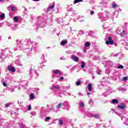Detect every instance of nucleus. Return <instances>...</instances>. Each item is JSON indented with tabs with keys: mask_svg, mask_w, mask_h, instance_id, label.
I'll return each mask as SVG.
<instances>
[{
	"mask_svg": "<svg viewBox=\"0 0 128 128\" xmlns=\"http://www.w3.org/2000/svg\"><path fill=\"white\" fill-rule=\"evenodd\" d=\"M55 77H56V76H54V74H53L52 75V78H55Z\"/></svg>",
	"mask_w": 128,
	"mask_h": 128,
	"instance_id": "obj_45",
	"label": "nucleus"
},
{
	"mask_svg": "<svg viewBox=\"0 0 128 128\" xmlns=\"http://www.w3.org/2000/svg\"><path fill=\"white\" fill-rule=\"evenodd\" d=\"M128 76H125L123 78L122 80L124 82H126V80H128Z\"/></svg>",
	"mask_w": 128,
	"mask_h": 128,
	"instance_id": "obj_29",
	"label": "nucleus"
},
{
	"mask_svg": "<svg viewBox=\"0 0 128 128\" xmlns=\"http://www.w3.org/2000/svg\"><path fill=\"white\" fill-rule=\"evenodd\" d=\"M54 8V4L52 5L50 4V6H49L47 10V12H50L51 10H52Z\"/></svg>",
	"mask_w": 128,
	"mask_h": 128,
	"instance_id": "obj_8",
	"label": "nucleus"
},
{
	"mask_svg": "<svg viewBox=\"0 0 128 128\" xmlns=\"http://www.w3.org/2000/svg\"><path fill=\"white\" fill-rule=\"evenodd\" d=\"M32 110V106H28V110Z\"/></svg>",
	"mask_w": 128,
	"mask_h": 128,
	"instance_id": "obj_37",
	"label": "nucleus"
},
{
	"mask_svg": "<svg viewBox=\"0 0 128 128\" xmlns=\"http://www.w3.org/2000/svg\"><path fill=\"white\" fill-rule=\"evenodd\" d=\"M71 60H74V62H78V57L74 55H72L71 56Z\"/></svg>",
	"mask_w": 128,
	"mask_h": 128,
	"instance_id": "obj_4",
	"label": "nucleus"
},
{
	"mask_svg": "<svg viewBox=\"0 0 128 128\" xmlns=\"http://www.w3.org/2000/svg\"><path fill=\"white\" fill-rule=\"evenodd\" d=\"M59 124L60 126H62V124H64V122L62 121V120H60Z\"/></svg>",
	"mask_w": 128,
	"mask_h": 128,
	"instance_id": "obj_27",
	"label": "nucleus"
},
{
	"mask_svg": "<svg viewBox=\"0 0 128 128\" xmlns=\"http://www.w3.org/2000/svg\"><path fill=\"white\" fill-rule=\"evenodd\" d=\"M82 2V0H74V4H78V2Z\"/></svg>",
	"mask_w": 128,
	"mask_h": 128,
	"instance_id": "obj_24",
	"label": "nucleus"
},
{
	"mask_svg": "<svg viewBox=\"0 0 128 128\" xmlns=\"http://www.w3.org/2000/svg\"><path fill=\"white\" fill-rule=\"evenodd\" d=\"M78 20H79L80 22H84V20H82L78 18Z\"/></svg>",
	"mask_w": 128,
	"mask_h": 128,
	"instance_id": "obj_44",
	"label": "nucleus"
},
{
	"mask_svg": "<svg viewBox=\"0 0 128 128\" xmlns=\"http://www.w3.org/2000/svg\"><path fill=\"white\" fill-rule=\"evenodd\" d=\"M68 104V102H65L63 103L60 102L56 106V110H60V108H62V106H66V104Z\"/></svg>",
	"mask_w": 128,
	"mask_h": 128,
	"instance_id": "obj_1",
	"label": "nucleus"
},
{
	"mask_svg": "<svg viewBox=\"0 0 128 128\" xmlns=\"http://www.w3.org/2000/svg\"><path fill=\"white\" fill-rule=\"evenodd\" d=\"M7 8L8 10H10V8L12 12H16V8L14 4H12L10 6Z\"/></svg>",
	"mask_w": 128,
	"mask_h": 128,
	"instance_id": "obj_2",
	"label": "nucleus"
},
{
	"mask_svg": "<svg viewBox=\"0 0 128 128\" xmlns=\"http://www.w3.org/2000/svg\"><path fill=\"white\" fill-rule=\"evenodd\" d=\"M112 6L114 8H116L117 6L116 4H113Z\"/></svg>",
	"mask_w": 128,
	"mask_h": 128,
	"instance_id": "obj_36",
	"label": "nucleus"
},
{
	"mask_svg": "<svg viewBox=\"0 0 128 128\" xmlns=\"http://www.w3.org/2000/svg\"><path fill=\"white\" fill-rule=\"evenodd\" d=\"M19 48H20V46H19Z\"/></svg>",
	"mask_w": 128,
	"mask_h": 128,
	"instance_id": "obj_63",
	"label": "nucleus"
},
{
	"mask_svg": "<svg viewBox=\"0 0 128 128\" xmlns=\"http://www.w3.org/2000/svg\"><path fill=\"white\" fill-rule=\"evenodd\" d=\"M18 104H20V102H18Z\"/></svg>",
	"mask_w": 128,
	"mask_h": 128,
	"instance_id": "obj_58",
	"label": "nucleus"
},
{
	"mask_svg": "<svg viewBox=\"0 0 128 128\" xmlns=\"http://www.w3.org/2000/svg\"><path fill=\"white\" fill-rule=\"evenodd\" d=\"M114 45L115 46H118V44L116 43H114Z\"/></svg>",
	"mask_w": 128,
	"mask_h": 128,
	"instance_id": "obj_46",
	"label": "nucleus"
},
{
	"mask_svg": "<svg viewBox=\"0 0 128 128\" xmlns=\"http://www.w3.org/2000/svg\"><path fill=\"white\" fill-rule=\"evenodd\" d=\"M68 110H70V108H67L66 109Z\"/></svg>",
	"mask_w": 128,
	"mask_h": 128,
	"instance_id": "obj_59",
	"label": "nucleus"
},
{
	"mask_svg": "<svg viewBox=\"0 0 128 128\" xmlns=\"http://www.w3.org/2000/svg\"><path fill=\"white\" fill-rule=\"evenodd\" d=\"M88 103L90 104H92L94 103V101L92 100H90L88 102Z\"/></svg>",
	"mask_w": 128,
	"mask_h": 128,
	"instance_id": "obj_32",
	"label": "nucleus"
},
{
	"mask_svg": "<svg viewBox=\"0 0 128 128\" xmlns=\"http://www.w3.org/2000/svg\"><path fill=\"white\" fill-rule=\"evenodd\" d=\"M118 108L121 110H124L126 108V105L124 104H122L121 105H118Z\"/></svg>",
	"mask_w": 128,
	"mask_h": 128,
	"instance_id": "obj_9",
	"label": "nucleus"
},
{
	"mask_svg": "<svg viewBox=\"0 0 128 128\" xmlns=\"http://www.w3.org/2000/svg\"><path fill=\"white\" fill-rule=\"evenodd\" d=\"M2 84H3V86H6V83L4 82H2Z\"/></svg>",
	"mask_w": 128,
	"mask_h": 128,
	"instance_id": "obj_40",
	"label": "nucleus"
},
{
	"mask_svg": "<svg viewBox=\"0 0 128 128\" xmlns=\"http://www.w3.org/2000/svg\"><path fill=\"white\" fill-rule=\"evenodd\" d=\"M4 0H0V2H4Z\"/></svg>",
	"mask_w": 128,
	"mask_h": 128,
	"instance_id": "obj_49",
	"label": "nucleus"
},
{
	"mask_svg": "<svg viewBox=\"0 0 128 128\" xmlns=\"http://www.w3.org/2000/svg\"><path fill=\"white\" fill-rule=\"evenodd\" d=\"M50 120V117L46 116L45 119V122H48V120Z\"/></svg>",
	"mask_w": 128,
	"mask_h": 128,
	"instance_id": "obj_26",
	"label": "nucleus"
},
{
	"mask_svg": "<svg viewBox=\"0 0 128 128\" xmlns=\"http://www.w3.org/2000/svg\"><path fill=\"white\" fill-rule=\"evenodd\" d=\"M52 72L53 74H60V76L62 74V72L58 70H54Z\"/></svg>",
	"mask_w": 128,
	"mask_h": 128,
	"instance_id": "obj_5",
	"label": "nucleus"
},
{
	"mask_svg": "<svg viewBox=\"0 0 128 128\" xmlns=\"http://www.w3.org/2000/svg\"><path fill=\"white\" fill-rule=\"evenodd\" d=\"M118 68H124V66L122 65H120L118 67Z\"/></svg>",
	"mask_w": 128,
	"mask_h": 128,
	"instance_id": "obj_35",
	"label": "nucleus"
},
{
	"mask_svg": "<svg viewBox=\"0 0 128 128\" xmlns=\"http://www.w3.org/2000/svg\"><path fill=\"white\" fill-rule=\"evenodd\" d=\"M21 128H26V126H24V124H22L21 125Z\"/></svg>",
	"mask_w": 128,
	"mask_h": 128,
	"instance_id": "obj_42",
	"label": "nucleus"
},
{
	"mask_svg": "<svg viewBox=\"0 0 128 128\" xmlns=\"http://www.w3.org/2000/svg\"><path fill=\"white\" fill-rule=\"evenodd\" d=\"M34 0V2H39L40 0Z\"/></svg>",
	"mask_w": 128,
	"mask_h": 128,
	"instance_id": "obj_47",
	"label": "nucleus"
},
{
	"mask_svg": "<svg viewBox=\"0 0 128 128\" xmlns=\"http://www.w3.org/2000/svg\"><path fill=\"white\" fill-rule=\"evenodd\" d=\"M30 114L32 116H36V112H30Z\"/></svg>",
	"mask_w": 128,
	"mask_h": 128,
	"instance_id": "obj_34",
	"label": "nucleus"
},
{
	"mask_svg": "<svg viewBox=\"0 0 128 128\" xmlns=\"http://www.w3.org/2000/svg\"><path fill=\"white\" fill-rule=\"evenodd\" d=\"M51 90H60V88L58 86H53L52 87H51Z\"/></svg>",
	"mask_w": 128,
	"mask_h": 128,
	"instance_id": "obj_14",
	"label": "nucleus"
},
{
	"mask_svg": "<svg viewBox=\"0 0 128 128\" xmlns=\"http://www.w3.org/2000/svg\"><path fill=\"white\" fill-rule=\"evenodd\" d=\"M43 58H44V56H43Z\"/></svg>",
	"mask_w": 128,
	"mask_h": 128,
	"instance_id": "obj_62",
	"label": "nucleus"
},
{
	"mask_svg": "<svg viewBox=\"0 0 128 128\" xmlns=\"http://www.w3.org/2000/svg\"><path fill=\"white\" fill-rule=\"evenodd\" d=\"M10 106V103H8L5 104L6 108H8Z\"/></svg>",
	"mask_w": 128,
	"mask_h": 128,
	"instance_id": "obj_30",
	"label": "nucleus"
},
{
	"mask_svg": "<svg viewBox=\"0 0 128 128\" xmlns=\"http://www.w3.org/2000/svg\"><path fill=\"white\" fill-rule=\"evenodd\" d=\"M88 46H90V42H86L84 44V48L86 49V48H88Z\"/></svg>",
	"mask_w": 128,
	"mask_h": 128,
	"instance_id": "obj_12",
	"label": "nucleus"
},
{
	"mask_svg": "<svg viewBox=\"0 0 128 128\" xmlns=\"http://www.w3.org/2000/svg\"><path fill=\"white\" fill-rule=\"evenodd\" d=\"M126 30H124L120 34V36L122 38H124L126 36Z\"/></svg>",
	"mask_w": 128,
	"mask_h": 128,
	"instance_id": "obj_7",
	"label": "nucleus"
},
{
	"mask_svg": "<svg viewBox=\"0 0 128 128\" xmlns=\"http://www.w3.org/2000/svg\"><path fill=\"white\" fill-rule=\"evenodd\" d=\"M80 106L81 108H84V103H82V102L80 103Z\"/></svg>",
	"mask_w": 128,
	"mask_h": 128,
	"instance_id": "obj_31",
	"label": "nucleus"
},
{
	"mask_svg": "<svg viewBox=\"0 0 128 128\" xmlns=\"http://www.w3.org/2000/svg\"><path fill=\"white\" fill-rule=\"evenodd\" d=\"M92 116H94V118H100V114H95V115L92 114Z\"/></svg>",
	"mask_w": 128,
	"mask_h": 128,
	"instance_id": "obj_17",
	"label": "nucleus"
},
{
	"mask_svg": "<svg viewBox=\"0 0 128 128\" xmlns=\"http://www.w3.org/2000/svg\"><path fill=\"white\" fill-rule=\"evenodd\" d=\"M92 84H88V90H90V92L92 91Z\"/></svg>",
	"mask_w": 128,
	"mask_h": 128,
	"instance_id": "obj_16",
	"label": "nucleus"
},
{
	"mask_svg": "<svg viewBox=\"0 0 128 128\" xmlns=\"http://www.w3.org/2000/svg\"><path fill=\"white\" fill-rule=\"evenodd\" d=\"M118 90H124V92H126V88H122V87H120L118 88Z\"/></svg>",
	"mask_w": 128,
	"mask_h": 128,
	"instance_id": "obj_22",
	"label": "nucleus"
},
{
	"mask_svg": "<svg viewBox=\"0 0 128 128\" xmlns=\"http://www.w3.org/2000/svg\"><path fill=\"white\" fill-rule=\"evenodd\" d=\"M14 92V89H13L12 91V92Z\"/></svg>",
	"mask_w": 128,
	"mask_h": 128,
	"instance_id": "obj_51",
	"label": "nucleus"
},
{
	"mask_svg": "<svg viewBox=\"0 0 128 128\" xmlns=\"http://www.w3.org/2000/svg\"><path fill=\"white\" fill-rule=\"evenodd\" d=\"M14 22H18V16H15L14 18Z\"/></svg>",
	"mask_w": 128,
	"mask_h": 128,
	"instance_id": "obj_28",
	"label": "nucleus"
},
{
	"mask_svg": "<svg viewBox=\"0 0 128 128\" xmlns=\"http://www.w3.org/2000/svg\"><path fill=\"white\" fill-rule=\"evenodd\" d=\"M2 40V36H0V40Z\"/></svg>",
	"mask_w": 128,
	"mask_h": 128,
	"instance_id": "obj_57",
	"label": "nucleus"
},
{
	"mask_svg": "<svg viewBox=\"0 0 128 128\" xmlns=\"http://www.w3.org/2000/svg\"><path fill=\"white\" fill-rule=\"evenodd\" d=\"M79 34H84V32L82 30H80L79 32Z\"/></svg>",
	"mask_w": 128,
	"mask_h": 128,
	"instance_id": "obj_39",
	"label": "nucleus"
},
{
	"mask_svg": "<svg viewBox=\"0 0 128 128\" xmlns=\"http://www.w3.org/2000/svg\"><path fill=\"white\" fill-rule=\"evenodd\" d=\"M116 80V78H115V80Z\"/></svg>",
	"mask_w": 128,
	"mask_h": 128,
	"instance_id": "obj_61",
	"label": "nucleus"
},
{
	"mask_svg": "<svg viewBox=\"0 0 128 128\" xmlns=\"http://www.w3.org/2000/svg\"><path fill=\"white\" fill-rule=\"evenodd\" d=\"M8 70L12 72H16V68H14V67H12L10 66H8Z\"/></svg>",
	"mask_w": 128,
	"mask_h": 128,
	"instance_id": "obj_6",
	"label": "nucleus"
},
{
	"mask_svg": "<svg viewBox=\"0 0 128 128\" xmlns=\"http://www.w3.org/2000/svg\"><path fill=\"white\" fill-rule=\"evenodd\" d=\"M30 100H34V94H30Z\"/></svg>",
	"mask_w": 128,
	"mask_h": 128,
	"instance_id": "obj_25",
	"label": "nucleus"
},
{
	"mask_svg": "<svg viewBox=\"0 0 128 128\" xmlns=\"http://www.w3.org/2000/svg\"><path fill=\"white\" fill-rule=\"evenodd\" d=\"M18 46H20V44H18Z\"/></svg>",
	"mask_w": 128,
	"mask_h": 128,
	"instance_id": "obj_60",
	"label": "nucleus"
},
{
	"mask_svg": "<svg viewBox=\"0 0 128 128\" xmlns=\"http://www.w3.org/2000/svg\"><path fill=\"white\" fill-rule=\"evenodd\" d=\"M20 104H22V102H20Z\"/></svg>",
	"mask_w": 128,
	"mask_h": 128,
	"instance_id": "obj_64",
	"label": "nucleus"
},
{
	"mask_svg": "<svg viewBox=\"0 0 128 128\" xmlns=\"http://www.w3.org/2000/svg\"><path fill=\"white\" fill-rule=\"evenodd\" d=\"M81 68H84V62L82 61L81 62Z\"/></svg>",
	"mask_w": 128,
	"mask_h": 128,
	"instance_id": "obj_23",
	"label": "nucleus"
},
{
	"mask_svg": "<svg viewBox=\"0 0 128 128\" xmlns=\"http://www.w3.org/2000/svg\"><path fill=\"white\" fill-rule=\"evenodd\" d=\"M113 56H118V54H116L115 55L113 54Z\"/></svg>",
	"mask_w": 128,
	"mask_h": 128,
	"instance_id": "obj_50",
	"label": "nucleus"
},
{
	"mask_svg": "<svg viewBox=\"0 0 128 128\" xmlns=\"http://www.w3.org/2000/svg\"><path fill=\"white\" fill-rule=\"evenodd\" d=\"M14 50H18V46H15L14 48Z\"/></svg>",
	"mask_w": 128,
	"mask_h": 128,
	"instance_id": "obj_33",
	"label": "nucleus"
},
{
	"mask_svg": "<svg viewBox=\"0 0 128 128\" xmlns=\"http://www.w3.org/2000/svg\"><path fill=\"white\" fill-rule=\"evenodd\" d=\"M110 90H108V89H107L106 90V92H104V93H103L102 94V96H108V92H110Z\"/></svg>",
	"mask_w": 128,
	"mask_h": 128,
	"instance_id": "obj_10",
	"label": "nucleus"
},
{
	"mask_svg": "<svg viewBox=\"0 0 128 128\" xmlns=\"http://www.w3.org/2000/svg\"><path fill=\"white\" fill-rule=\"evenodd\" d=\"M0 18L1 20H4V18H6V15L4 14H1L0 16Z\"/></svg>",
	"mask_w": 128,
	"mask_h": 128,
	"instance_id": "obj_19",
	"label": "nucleus"
},
{
	"mask_svg": "<svg viewBox=\"0 0 128 128\" xmlns=\"http://www.w3.org/2000/svg\"><path fill=\"white\" fill-rule=\"evenodd\" d=\"M101 72H102V71H101L100 70H98V72H97V74H102L100 73Z\"/></svg>",
	"mask_w": 128,
	"mask_h": 128,
	"instance_id": "obj_38",
	"label": "nucleus"
},
{
	"mask_svg": "<svg viewBox=\"0 0 128 128\" xmlns=\"http://www.w3.org/2000/svg\"><path fill=\"white\" fill-rule=\"evenodd\" d=\"M35 73H36V74H37V76H38V74L36 73V71H35Z\"/></svg>",
	"mask_w": 128,
	"mask_h": 128,
	"instance_id": "obj_55",
	"label": "nucleus"
},
{
	"mask_svg": "<svg viewBox=\"0 0 128 128\" xmlns=\"http://www.w3.org/2000/svg\"><path fill=\"white\" fill-rule=\"evenodd\" d=\"M108 64H110V60H109V61H108V62H107Z\"/></svg>",
	"mask_w": 128,
	"mask_h": 128,
	"instance_id": "obj_48",
	"label": "nucleus"
},
{
	"mask_svg": "<svg viewBox=\"0 0 128 128\" xmlns=\"http://www.w3.org/2000/svg\"><path fill=\"white\" fill-rule=\"evenodd\" d=\"M87 94H88H88H90V92H88V93H87Z\"/></svg>",
	"mask_w": 128,
	"mask_h": 128,
	"instance_id": "obj_56",
	"label": "nucleus"
},
{
	"mask_svg": "<svg viewBox=\"0 0 128 128\" xmlns=\"http://www.w3.org/2000/svg\"><path fill=\"white\" fill-rule=\"evenodd\" d=\"M10 124L6 122V123H5L4 124V125L3 126V127L4 128H10Z\"/></svg>",
	"mask_w": 128,
	"mask_h": 128,
	"instance_id": "obj_11",
	"label": "nucleus"
},
{
	"mask_svg": "<svg viewBox=\"0 0 128 128\" xmlns=\"http://www.w3.org/2000/svg\"><path fill=\"white\" fill-rule=\"evenodd\" d=\"M60 80H64V77L62 76L60 78Z\"/></svg>",
	"mask_w": 128,
	"mask_h": 128,
	"instance_id": "obj_43",
	"label": "nucleus"
},
{
	"mask_svg": "<svg viewBox=\"0 0 128 128\" xmlns=\"http://www.w3.org/2000/svg\"><path fill=\"white\" fill-rule=\"evenodd\" d=\"M80 79H78L76 82V86H80Z\"/></svg>",
	"mask_w": 128,
	"mask_h": 128,
	"instance_id": "obj_20",
	"label": "nucleus"
},
{
	"mask_svg": "<svg viewBox=\"0 0 128 128\" xmlns=\"http://www.w3.org/2000/svg\"><path fill=\"white\" fill-rule=\"evenodd\" d=\"M94 11H91L90 12V14L91 16H92V14H94Z\"/></svg>",
	"mask_w": 128,
	"mask_h": 128,
	"instance_id": "obj_41",
	"label": "nucleus"
},
{
	"mask_svg": "<svg viewBox=\"0 0 128 128\" xmlns=\"http://www.w3.org/2000/svg\"><path fill=\"white\" fill-rule=\"evenodd\" d=\"M19 64V66H22V64Z\"/></svg>",
	"mask_w": 128,
	"mask_h": 128,
	"instance_id": "obj_54",
	"label": "nucleus"
},
{
	"mask_svg": "<svg viewBox=\"0 0 128 128\" xmlns=\"http://www.w3.org/2000/svg\"><path fill=\"white\" fill-rule=\"evenodd\" d=\"M68 44V40H62L61 42V46H65Z\"/></svg>",
	"mask_w": 128,
	"mask_h": 128,
	"instance_id": "obj_13",
	"label": "nucleus"
},
{
	"mask_svg": "<svg viewBox=\"0 0 128 128\" xmlns=\"http://www.w3.org/2000/svg\"><path fill=\"white\" fill-rule=\"evenodd\" d=\"M71 10H72V8H70V10H69V12H70Z\"/></svg>",
	"mask_w": 128,
	"mask_h": 128,
	"instance_id": "obj_53",
	"label": "nucleus"
},
{
	"mask_svg": "<svg viewBox=\"0 0 128 128\" xmlns=\"http://www.w3.org/2000/svg\"><path fill=\"white\" fill-rule=\"evenodd\" d=\"M112 103L118 104V100L116 99H114L112 100Z\"/></svg>",
	"mask_w": 128,
	"mask_h": 128,
	"instance_id": "obj_15",
	"label": "nucleus"
},
{
	"mask_svg": "<svg viewBox=\"0 0 128 128\" xmlns=\"http://www.w3.org/2000/svg\"><path fill=\"white\" fill-rule=\"evenodd\" d=\"M106 44H114V40L112 39V37L108 38V40L106 42Z\"/></svg>",
	"mask_w": 128,
	"mask_h": 128,
	"instance_id": "obj_3",
	"label": "nucleus"
},
{
	"mask_svg": "<svg viewBox=\"0 0 128 128\" xmlns=\"http://www.w3.org/2000/svg\"><path fill=\"white\" fill-rule=\"evenodd\" d=\"M48 110V112H54V108H49Z\"/></svg>",
	"mask_w": 128,
	"mask_h": 128,
	"instance_id": "obj_18",
	"label": "nucleus"
},
{
	"mask_svg": "<svg viewBox=\"0 0 128 128\" xmlns=\"http://www.w3.org/2000/svg\"><path fill=\"white\" fill-rule=\"evenodd\" d=\"M10 38H12V37L10 36L8 37V40H10Z\"/></svg>",
	"mask_w": 128,
	"mask_h": 128,
	"instance_id": "obj_52",
	"label": "nucleus"
},
{
	"mask_svg": "<svg viewBox=\"0 0 128 128\" xmlns=\"http://www.w3.org/2000/svg\"><path fill=\"white\" fill-rule=\"evenodd\" d=\"M105 72H106V74H110V68H107V69H106Z\"/></svg>",
	"mask_w": 128,
	"mask_h": 128,
	"instance_id": "obj_21",
	"label": "nucleus"
}]
</instances>
